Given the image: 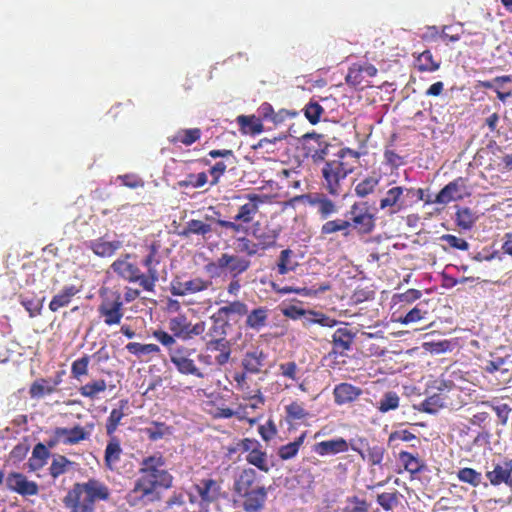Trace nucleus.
Masks as SVG:
<instances>
[{
    "label": "nucleus",
    "mask_w": 512,
    "mask_h": 512,
    "mask_svg": "<svg viewBox=\"0 0 512 512\" xmlns=\"http://www.w3.org/2000/svg\"><path fill=\"white\" fill-rule=\"evenodd\" d=\"M269 310L266 307H257L250 312L248 311L245 321V326L249 329L259 331L266 326L268 320Z\"/></svg>",
    "instance_id": "nucleus-36"
},
{
    "label": "nucleus",
    "mask_w": 512,
    "mask_h": 512,
    "mask_svg": "<svg viewBox=\"0 0 512 512\" xmlns=\"http://www.w3.org/2000/svg\"><path fill=\"white\" fill-rule=\"evenodd\" d=\"M341 233L343 237L347 238L350 234L349 220L336 218L324 222L320 228V234L322 236H328L335 233Z\"/></svg>",
    "instance_id": "nucleus-37"
},
{
    "label": "nucleus",
    "mask_w": 512,
    "mask_h": 512,
    "mask_svg": "<svg viewBox=\"0 0 512 512\" xmlns=\"http://www.w3.org/2000/svg\"><path fill=\"white\" fill-rule=\"evenodd\" d=\"M330 144L321 134L311 133L304 136L303 150L307 157H311L314 162L323 161L328 155Z\"/></svg>",
    "instance_id": "nucleus-20"
},
{
    "label": "nucleus",
    "mask_w": 512,
    "mask_h": 512,
    "mask_svg": "<svg viewBox=\"0 0 512 512\" xmlns=\"http://www.w3.org/2000/svg\"><path fill=\"white\" fill-rule=\"evenodd\" d=\"M144 433L151 441H158L172 434V427L164 422L152 421L150 426L144 428Z\"/></svg>",
    "instance_id": "nucleus-47"
},
{
    "label": "nucleus",
    "mask_w": 512,
    "mask_h": 512,
    "mask_svg": "<svg viewBox=\"0 0 512 512\" xmlns=\"http://www.w3.org/2000/svg\"><path fill=\"white\" fill-rule=\"evenodd\" d=\"M342 512H370V503L358 496H350L346 498Z\"/></svg>",
    "instance_id": "nucleus-64"
},
{
    "label": "nucleus",
    "mask_w": 512,
    "mask_h": 512,
    "mask_svg": "<svg viewBox=\"0 0 512 512\" xmlns=\"http://www.w3.org/2000/svg\"><path fill=\"white\" fill-rule=\"evenodd\" d=\"M194 489L201 501L206 504L214 503L221 497V484L212 478L202 479L199 484L194 485Z\"/></svg>",
    "instance_id": "nucleus-23"
},
{
    "label": "nucleus",
    "mask_w": 512,
    "mask_h": 512,
    "mask_svg": "<svg viewBox=\"0 0 512 512\" xmlns=\"http://www.w3.org/2000/svg\"><path fill=\"white\" fill-rule=\"evenodd\" d=\"M399 460L403 464L405 470L411 474L419 473L423 467L419 457L407 451H401L399 453Z\"/></svg>",
    "instance_id": "nucleus-60"
},
{
    "label": "nucleus",
    "mask_w": 512,
    "mask_h": 512,
    "mask_svg": "<svg viewBox=\"0 0 512 512\" xmlns=\"http://www.w3.org/2000/svg\"><path fill=\"white\" fill-rule=\"evenodd\" d=\"M160 494L147 476L139 474L133 488L126 494L125 500L131 507H144L158 501Z\"/></svg>",
    "instance_id": "nucleus-7"
},
{
    "label": "nucleus",
    "mask_w": 512,
    "mask_h": 512,
    "mask_svg": "<svg viewBox=\"0 0 512 512\" xmlns=\"http://www.w3.org/2000/svg\"><path fill=\"white\" fill-rule=\"evenodd\" d=\"M350 443L344 438L325 440L314 444L313 451L319 456L336 455L349 450Z\"/></svg>",
    "instance_id": "nucleus-25"
},
{
    "label": "nucleus",
    "mask_w": 512,
    "mask_h": 512,
    "mask_svg": "<svg viewBox=\"0 0 512 512\" xmlns=\"http://www.w3.org/2000/svg\"><path fill=\"white\" fill-rule=\"evenodd\" d=\"M337 323L338 321L336 319L315 310H308V316L303 321L304 327H310L314 324H318L323 327L332 328L336 326Z\"/></svg>",
    "instance_id": "nucleus-46"
},
{
    "label": "nucleus",
    "mask_w": 512,
    "mask_h": 512,
    "mask_svg": "<svg viewBox=\"0 0 512 512\" xmlns=\"http://www.w3.org/2000/svg\"><path fill=\"white\" fill-rule=\"evenodd\" d=\"M212 227L201 220L191 219L186 223L185 228L180 233L181 236L189 237L192 234L205 236L211 233Z\"/></svg>",
    "instance_id": "nucleus-53"
},
{
    "label": "nucleus",
    "mask_w": 512,
    "mask_h": 512,
    "mask_svg": "<svg viewBox=\"0 0 512 512\" xmlns=\"http://www.w3.org/2000/svg\"><path fill=\"white\" fill-rule=\"evenodd\" d=\"M355 337L356 333L348 327V324L337 328L332 335V350L328 353V357L344 356L352 349Z\"/></svg>",
    "instance_id": "nucleus-19"
},
{
    "label": "nucleus",
    "mask_w": 512,
    "mask_h": 512,
    "mask_svg": "<svg viewBox=\"0 0 512 512\" xmlns=\"http://www.w3.org/2000/svg\"><path fill=\"white\" fill-rule=\"evenodd\" d=\"M5 486L8 491L22 497L36 496L39 493L38 483L29 480L28 477L21 472H9L5 478Z\"/></svg>",
    "instance_id": "nucleus-12"
},
{
    "label": "nucleus",
    "mask_w": 512,
    "mask_h": 512,
    "mask_svg": "<svg viewBox=\"0 0 512 512\" xmlns=\"http://www.w3.org/2000/svg\"><path fill=\"white\" fill-rule=\"evenodd\" d=\"M405 190L406 187L403 186H393L388 189L379 200V209L390 216L407 209L408 205L404 199Z\"/></svg>",
    "instance_id": "nucleus-16"
},
{
    "label": "nucleus",
    "mask_w": 512,
    "mask_h": 512,
    "mask_svg": "<svg viewBox=\"0 0 512 512\" xmlns=\"http://www.w3.org/2000/svg\"><path fill=\"white\" fill-rule=\"evenodd\" d=\"M206 349L208 351H218L219 354L215 357V362L223 366L225 365L231 355V345L227 339L207 340Z\"/></svg>",
    "instance_id": "nucleus-34"
},
{
    "label": "nucleus",
    "mask_w": 512,
    "mask_h": 512,
    "mask_svg": "<svg viewBox=\"0 0 512 512\" xmlns=\"http://www.w3.org/2000/svg\"><path fill=\"white\" fill-rule=\"evenodd\" d=\"M165 458L160 452L145 457L140 462L139 474L144 476H150L164 471Z\"/></svg>",
    "instance_id": "nucleus-32"
},
{
    "label": "nucleus",
    "mask_w": 512,
    "mask_h": 512,
    "mask_svg": "<svg viewBox=\"0 0 512 512\" xmlns=\"http://www.w3.org/2000/svg\"><path fill=\"white\" fill-rule=\"evenodd\" d=\"M237 252L245 254V257H253L259 253L261 250L258 242L251 240L248 237H239L237 238Z\"/></svg>",
    "instance_id": "nucleus-63"
},
{
    "label": "nucleus",
    "mask_w": 512,
    "mask_h": 512,
    "mask_svg": "<svg viewBox=\"0 0 512 512\" xmlns=\"http://www.w3.org/2000/svg\"><path fill=\"white\" fill-rule=\"evenodd\" d=\"M446 406V397L442 393H435L427 397L421 404L420 410L429 414L437 413Z\"/></svg>",
    "instance_id": "nucleus-52"
},
{
    "label": "nucleus",
    "mask_w": 512,
    "mask_h": 512,
    "mask_svg": "<svg viewBox=\"0 0 512 512\" xmlns=\"http://www.w3.org/2000/svg\"><path fill=\"white\" fill-rule=\"evenodd\" d=\"M266 358V353L259 347H256L253 350L247 351L243 355L241 364L246 372L250 374H258L261 372Z\"/></svg>",
    "instance_id": "nucleus-27"
},
{
    "label": "nucleus",
    "mask_w": 512,
    "mask_h": 512,
    "mask_svg": "<svg viewBox=\"0 0 512 512\" xmlns=\"http://www.w3.org/2000/svg\"><path fill=\"white\" fill-rule=\"evenodd\" d=\"M72 465L73 462L66 456L58 455L50 464L49 474L53 479H57L59 476L65 474Z\"/></svg>",
    "instance_id": "nucleus-57"
},
{
    "label": "nucleus",
    "mask_w": 512,
    "mask_h": 512,
    "mask_svg": "<svg viewBox=\"0 0 512 512\" xmlns=\"http://www.w3.org/2000/svg\"><path fill=\"white\" fill-rule=\"evenodd\" d=\"M485 476L492 486L505 485L512 490V459L504 458L492 462V469L487 470Z\"/></svg>",
    "instance_id": "nucleus-17"
},
{
    "label": "nucleus",
    "mask_w": 512,
    "mask_h": 512,
    "mask_svg": "<svg viewBox=\"0 0 512 512\" xmlns=\"http://www.w3.org/2000/svg\"><path fill=\"white\" fill-rule=\"evenodd\" d=\"M211 285V281L201 277H196L184 282L174 280L171 282L170 291L174 296H185L205 291Z\"/></svg>",
    "instance_id": "nucleus-22"
},
{
    "label": "nucleus",
    "mask_w": 512,
    "mask_h": 512,
    "mask_svg": "<svg viewBox=\"0 0 512 512\" xmlns=\"http://www.w3.org/2000/svg\"><path fill=\"white\" fill-rule=\"evenodd\" d=\"M401 494L397 490L383 492L376 496V502L385 510L391 511L400 503Z\"/></svg>",
    "instance_id": "nucleus-59"
},
{
    "label": "nucleus",
    "mask_w": 512,
    "mask_h": 512,
    "mask_svg": "<svg viewBox=\"0 0 512 512\" xmlns=\"http://www.w3.org/2000/svg\"><path fill=\"white\" fill-rule=\"evenodd\" d=\"M130 257V254H125L116 259L111 264L113 272L130 283H138L147 292H154L158 281L149 278V270L142 273L136 264L129 262Z\"/></svg>",
    "instance_id": "nucleus-5"
},
{
    "label": "nucleus",
    "mask_w": 512,
    "mask_h": 512,
    "mask_svg": "<svg viewBox=\"0 0 512 512\" xmlns=\"http://www.w3.org/2000/svg\"><path fill=\"white\" fill-rule=\"evenodd\" d=\"M128 400L122 399L119 401V405L117 408H113L106 419L105 429L107 436H116L115 432L117 431L121 420L125 417V409L128 408Z\"/></svg>",
    "instance_id": "nucleus-31"
},
{
    "label": "nucleus",
    "mask_w": 512,
    "mask_h": 512,
    "mask_svg": "<svg viewBox=\"0 0 512 512\" xmlns=\"http://www.w3.org/2000/svg\"><path fill=\"white\" fill-rule=\"evenodd\" d=\"M308 432L303 431L294 441L282 445L278 448L277 455L282 461L295 458L303 445Z\"/></svg>",
    "instance_id": "nucleus-39"
},
{
    "label": "nucleus",
    "mask_w": 512,
    "mask_h": 512,
    "mask_svg": "<svg viewBox=\"0 0 512 512\" xmlns=\"http://www.w3.org/2000/svg\"><path fill=\"white\" fill-rule=\"evenodd\" d=\"M467 180L463 177H458L445 185L435 196L431 203L446 205L450 202L463 200L470 196Z\"/></svg>",
    "instance_id": "nucleus-13"
},
{
    "label": "nucleus",
    "mask_w": 512,
    "mask_h": 512,
    "mask_svg": "<svg viewBox=\"0 0 512 512\" xmlns=\"http://www.w3.org/2000/svg\"><path fill=\"white\" fill-rule=\"evenodd\" d=\"M225 274L231 277H239L251 267V261L245 256L223 253Z\"/></svg>",
    "instance_id": "nucleus-24"
},
{
    "label": "nucleus",
    "mask_w": 512,
    "mask_h": 512,
    "mask_svg": "<svg viewBox=\"0 0 512 512\" xmlns=\"http://www.w3.org/2000/svg\"><path fill=\"white\" fill-rule=\"evenodd\" d=\"M457 478L460 482L469 484L474 488L480 486L482 483L481 472L470 467L460 468L457 472Z\"/></svg>",
    "instance_id": "nucleus-56"
},
{
    "label": "nucleus",
    "mask_w": 512,
    "mask_h": 512,
    "mask_svg": "<svg viewBox=\"0 0 512 512\" xmlns=\"http://www.w3.org/2000/svg\"><path fill=\"white\" fill-rule=\"evenodd\" d=\"M380 177L368 176L361 180L355 187V193L358 197L364 198L372 194L379 185Z\"/></svg>",
    "instance_id": "nucleus-62"
},
{
    "label": "nucleus",
    "mask_w": 512,
    "mask_h": 512,
    "mask_svg": "<svg viewBox=\"0 0 512 512\" xmlns=\"http://www.w3.org/2000/svg\"><path fill=\"white\" fill-rule=\"evenodd\" d=\"M90 437V430L79 424L72 428L56 427L53 430L51 438L47 441L49 448L55 447L57 444L76 445L82 441L88 440Z\"/></svg>",
    "instance_id": "nucleus-10"
},
{
    "label": "nucleus",
    "mask_w": 512,
    "mask_h": 512,
    "mask_svg": "<svg viewBox=\"0 0 512 512\" xmlns=\"http://www.w3.org/2000/svg\"><path fill=\"white\" fill-rule=\"evenodd\" d=\"M350 234L355 231L359 235H368L375 229V216L367 209L353 204L350 208Z\"/></svg>",
    "instance_id": "nucleus-14"
},
{
    "label": "nucleus",
    "mask_w": 512,
    "mask_h": 512,
    "mask_svg": "<svg viewBox=\"0 0 512 512\" xmlns=\"http://www.w3.org/2000/svg\"><path fill=\"white\" fill-rule=\"evenodd\" d=\"M351 449L357 452L360 457L372 466L381 465L385 455V448L382 445L370 446L366 438L351 440Z\"/></svg>",
    "instance_id": "nucleus-18"
},
{
    "label": "nucleus",
    "mask_w": 512,
    "mask_h": 512,
    "mask_svg": "<svg viewBox=\"0 0 512 512\" xmlns=\"http://www.w3.org/2000/svg\"><path fill=\"white\" fill-rule=\"evenodd\" d=\"M210 319L212 324L203 337L205 342L207 340L226 339L228 323L218 315H213Z\"/></svg>",
    "instance_id": "nucleus-41"
},
{
    "label": "nucleus",
    "mask_w": 512,
    "mask_h": 512,
    "mask_svg": "<svg viewBox=\"0 0 512 512\" xmlns=\"http://www.w3.org/2000/svg\"><path fill=\"white\" fill-rule=\"evenodd\" d=\"M478 216L469 207H459L455 213L456 225L462 230H470L476 223Z\"/></svg>",
    "instance_id": "nucleus-43"
},
{
    "label": "nucleus",
    "mask_w": 512,
    "mask_h": 512,
    "mask_svg": "<svg viewBox=\"0 0 512 512\" xmlns=\"http://www.w3.org/2000/svg\"><path fill=\"white\" fill-rule=\"evenodd\" d=\"M153 337L157 339L168 350L171 363L182 375H191L203 379L205 373L196 365L193 358L196 355V348L180 345L176 343L173 336L164 330H155Z\"/></svg>",
    "instance_id": "nucleus-3"
},
{
    "label": "nucleus",
    "mask_w": 512,
    "mask_h": 512,
    "mask_svg": "<svg viewBox=\"0 0 512 512\" xmlns=\"http://www.w3.org/2000/svg\"><path fill=\"white\" fill-rule=\"evenodd\" d=\"M237 123L240 125L244 133H249L251 135L260 134L264 130L262 120L255 115H240L237 117Z\"/></svg>",
    "instance_id": "nucleus-42"
},
{
    "label": "nucleus",
    "mask_w": 512,
    "mask_h": 512,
    "mask_svg": "<svg viewBox=\"0 0 512 512\" xmlns=\"http://www.w3.org/2000/svg\"><path fill=\"white\" fill-rule=\"evenodd\" d=\"M109 440L104 452V463L107 469L113 470L120 461L122 448L117 436H108Z\"/></svg>",
    "instance_id": "nucleus-30"
},
{
    "label": "nucleus",
    "mask_w": 512,
    "mask_h": 512,
    "mask_svg": "<svg viewBox=\"0 0 512 512\" xmlns=\"http://www.w3.org/2000/svg\"><path fill=\"white\" fill-rule=\"evenodd\" d=\"M50 453L43 443H37L32 451V456L29 459V467L31 470L35 471L42 468Z\"/></svg>",
    "instance_id": "nucleus-50"
},
{
    "label": "nucleus",
    "mask_w": 512,
    "mask_h": 512,
    "mask_svg": "<svg viewBox=\"0 0 512 512\" xmlns=\"http://www.w3.org/2000/svg\"><path fill=\"white\" fill-rule=\"evenodd\" d=\"M415 65L421 72H434L440 68V61L434 59L430 50H425L417 56Z\"/></svg>",
    "instance_id": "nucleus-51"
},
{
    "label": "nucleus",
    "mask_w": 512,
    "mask_h": 512,
    "mask_svg": "<svg viewBox=\"0 0 512 512\" xmlns=\"http://www.w3.org/2000/svg\"><path fill=\"white\" fill-rule=\"evenodd\" d=\"M107 389V383L104 379L92 380L79 388V393L85 398L91 400L98 397L100 393L105 392Z\"/></svg>",
    "instance_id": "nucleus-48"
},
{
    "label": "nucleus",
    "mask_w": 512,
    "mask_h": 512,
    "mask_svg": "<svg viewBox=\"0 0 512 512\" xmlns=\"http://www.w3.org/2000/svg\"><path fill=\"white\" fill-rule=\"evenodd\" d=\"M159 248H160V244L156 241H153L148 246V254L142 260L143 267H145L146 270H149V272H150L149 278L151 280H157V281H159V272L156 268V266L160 263V260L158 257Z\"/></svg>",
    "instance_id": "nucleus-35"
},
{
    "label": "nucleus",
    "mask_w": 512,
    "mask_h": 512,
    "mask_svg": "<svg viewBox=\"0 0 512 512\" xmlns=\"http://www.w3.org/2000/svg\"><path fill=\"white\" fill-rule=\"evenodd\" d=\"M352 171L353 167L343 161V155L325 163L322 168V185L330 196L339 197L342 195V182Z\"/></svg>",
    "instance_id": "nucleus-4"
},
{
    "label": "nucleus",
    "mask_w": 512,
    "mask_h": 512,
    "mask_svg": "<svg viewBox=\"0 0 512 512\" xmlns=\"http://www.w3.org/2000/svg\"><path fill=\"white\" fill-rule=\"evenodd\" d=\"M232 491L234 502L239 501L244 512H262L265 509L268 490L254 468H243L234 477Z\"/></svg>",
    "instance_id": "nucleus-1"
},
{
    "label": "nucleus",
    "mask_w": 512,
    "mask_h": 512,
    "mask_svg": "<svg viewBox=\"0 0 512 512\" xmlns=\"http://www.w3.org/2000/svg\"><path fill=\"white\" fill-rule=\"evenodd\" d=\"M208 183V176L206 172L200 173H189L186 175L185 179L178 181V186L180 188H201Z\"/></svg>",
    "instance_id": "nucleus-58"
},
{
    "label": "nucleus",
    "mask_w": 512,
    "mask_h": 512,
    "mask_svg": "<svg viewBox=\"0 0 512 512\" xmlns=\"http://www.w3.org/2000/svg\"><path fill=\"white\" fill-rule=\"evenodd\" d=\"M202 136L200 128L179 129L168 137L169 143L173 145L191 146L199 141Z\"/></svg>",
    "instance_id": "nucleus-29"
},
{
    "label": "nucleus",
    "mask_w": 512,
    "mask_h": 512,
    "mask_svg": "<svg viewBox=\"0 0 512 512\" xmlns=\"http://www.w3.org/2000/svg\"><path fill=\"white\" fill-rule=\"evenodd\" d=\"M301 198H305L310 206L316 208L321 220H327L338 212V205L323 193L306 194Z\"/></svg>",
    "instance_id": "nucleus-21"
},
{
    "label": "nucleus",
    "mask_w": 512,
    "mask_h": 512,
    "mask_svg": "<svg viewBox=\"0 0 512 512\" xmlns=\"http://www.w3.org/2000/svg\"><path fill=\"white\" fill-rule=\"evenodd\" d=\"M363 391L360 387L350 383L343 382L336 385L333 389L334 401L337 405H345L356 401Z\"/></svg>",
    "instance_id": "nucleus-26"
},
{
    "label": "nucleus",
    "mask_w": 512,
    "mask_h": 512,
    "mask_svg": "<svg viewBox=\"0 0 512 512\" xmlns=\"http://www.w3.org/2000/svg\"><path fill=\"white\" fill-rule=\"evenodd\" d=\"M168 328L171 331L170 336L173 339L189 340L194 336L202 335L205 332V322L199 321L192 324L185 315H178L171 318L168 322Z\"/></svg>",
    "instance_id": "nucleus-11"
},
{
    "label": "nucleus",
    "mask_w": 512,
    "mask_h": 512,
    "mask_svg": "<svg viewBox=\"0 0 512 512\" xmlns=\"http://www.w3.org/2000/svg\"><path fill=\"white\" fill-rule=\"evenodd\" d=\"M111 498L110 488L98 478L75 482L63 497V505L69 512H96L99 502Z\"/></svg>",
    "instance_id": "nucleus-2"
},
{
    "label": "nucleus",
    "mask_w": 512,
    "mask_h": 512,
    "mask_svg": "<svg viewBox=\"0 0 512 512\" xmlns=\"http://www.w3.org/2000/svg\"><path fill=\"white\" fill-rule=\"evenodd\" d=\"M377 68L370 63L353 64L345 77V81L349 86L356 89H364L370 86V78L377 75Z\"/></svg>",
    "instance_id": "nucleus-15"
},
{
    "label": "nucleus",
    "mask_w": 512,
    "mask_h": 512,
    "mask_svg": "<svg viewBox=\"0 0 512 512\" xmlns=\"http://www.w3.org/2000/svg\"><path fill=\"white\" fill-rule=\"evenodd\" d=\"M247 312V304L242 301L236 300L229 302L225 306L220 307L217 311V315L220 317H230L232 315L243 317L247 314Z\"/></svg>",
    "instance_id": "nucleus-54"
},
{
    "label": "nucleus",
    "mask_w": 512,
    "mask_h": 512,
    "mask_svg": "<svg viewBox=\"0 0 512 512\" xmlns=\"http://www.w3.org/2000/svg\"><path fill=\"white\" fill-rule=\"evenodd\" d=\"M297 266L298 262L295 259V253L291 249L287 248L280 252L276 263V269L279 275H286L294 271Z\"/></svg>",
    "instance_id": "nucleus-40"
},
{
    "label": "nucleus",
    "mask_w": 512,
    "mask_h": 512,
    "mask_svg": "<svg viewBox=\"0 0 512 512\" xmlns=\"http://www.w3.org/2000/svg\"><path fill=\"white\" fill-rule=\"evenodd\" d=\"M55 390L50 385L49 378H38L32 382L29 387V395L32 399H41L45 396L54 394Z\"/></svg>",
    "instance_id": "nucleus-45"
},
{
    "label": "nucleus",
    "mask_w": 512,
    "mask_h": 512,
    "mask_svg": "<svg viewBox=\"0 0 512 512\" xmlns=\"http://www.w3.org/2000/svg\"><path fill=\"white\" fill-rule=\"evenodd\" d=\"M309 417V412L304 405L298 401H292L285 406V421L289 425L299 424Z\"/></svg>",
    "instance_id": "nucleus-38"
},
{
    "label": "nucleus",
    "mask_w": 512,
    "mask_h": 512,
    "mask_svg": "<svg viewBox=\"0 0 512 512\" xmlns=\"http://www.w3.org/2000/svg\"><path fill=\"white\" fill-rule=\"evenodd\" d=\"M399 406L400 396L397 392L392 390L386 391L375 405L376 409L382 414L394 411L398 409Z\"/></svg>",
    "instance_id": "nucleus-44"
},
{
    "label": "nucleus",
    "mask_w": 512,
    "mask_h": 512,
    "mask_svg": "<svg viewBox=\"0 0 512 512\" xmlns=\"http://www.w3.org/2000/svg\"><path fill=\"white\" fill-rule=\"evenodd\" d=\"M122 247V242L119 240L107 241L104 237L92 240L89 243V248L93 253L99 257H111L117 250Z\"/></svg>",
    "instance_id": "nucleus-28"
},
{
    "label": "nucleus",
    "mask_w": 512,
    "mask_h": 512,
    "mask_svg": "<svg viewBox=\"0 0 512 512\" xmlns=\"http://www.w3.org/2000/svg\"><path fill=\"white\" fill-rule=\"evenodd\" d=\"M506 364L507 360L505 358L493 357L491 360L486 361L484 370L490 374L499 372L501 375L505 376V380L509 381L511 379V373L506 367Z\"/></svg>",
    "instance_id": "nucleus-55"
},
{
    "label": "nucleus",
    "mask_w": 512,
    "mask_h": 512,
    "mask_svg": "<svg viewBox=\"0 0 512 512\" xmlns=\"http://www.w3.org/2000/svg\"><path fill=\"white\" fill-rule=\"evenodd\" d=\"M247 202L241 205L237 214L234 216V221L217 220V224L226 230H231L233 233L246 232L247 229L243 224H249L253 221L255 215L259 211V205L264 202L263 196L259 194H248L246 196Z\"/></svg>",
    "instance_id": "nucleus-6"
},
{
    "label": "nucleus",
    "mask_w": 512,
    "mask_h": 512,
    "mask_svg": "<svg viewBox=\"0 0 512 512\" xmlns=\"http://www.w3.org/2000/svg\"><path fill=\"white\" fill-rule=\"evenodd\" d=\"M98 313L107 326L119 325L124 316L123 300L118 291L102 297Z\"/></svg>",
    "instance_id": "nucleus-9"
},
{
    "label": "nucleus",
    "mask_w": 512,
    "mask_h": 512,
    "mask_svg": "<svg viewBox=\"0 0 512 512\" xmlns=\"http://www.w3.org/2000/svg\"><path fill=\"white\" fill-rule=\"evenodd\" d=\"M255 239L258 242V245L262 251H265L269 248L275 246L276 241L279 237V231L272 228H265L262 232L257 233L253 232Z\"/></svg>",
    "instance_id": "nucleus-49"
},
{
    "label": "nucleus",
    "mask_w": 512,
    "mask_h": 512,
    "mask_svg": "<svg viewBox=\"0 0 512 512\" xmlns=\"http://www.w3.org/2000/svg\"><path fill=\"white\" fill-rule=\"evenodd\" d=\"M126 349L129 353L141 358L144 355L157 354L160 352V348L156 344H142L138 342H130L126 345Z\"/></svg>",
    "instance_id": "nucleus-61"
},
{
    "label": "nucleus",
    "mask_w": 512,
    "mask_h": 512,
    "mask_svg": "<svg viewBox=\"0 0 512 512\" xmlns=\"http://www.w3.org/2000/svg\"><path fill=\"white\" fill-rule=\"evenodd\" d=\"M238 449H242V452L246 453L245 460L249 465L256 467L261 472H270L272 465L269 464L267 452L262 449V445L257 439L239 440Z\"/></svg>",
    "instance_id": "nucleus-8"
},
{
    "label": "nucleus",
    "mask_w": 512,
    "mask_h": 512,
    "mask_svg": "<svg viewBox=\"0 0 512 512\" xmlns=\"http://www.w3.org/2000/svg\"><path fill=\"white\" fill-rule=\"evenodd\" d=\"M79 292L80 289L75 285L64 286L63 289L51 299L49 309L52 312H56L60 308L68 306L72 301V298Z\"/></svg>",
    "instance_id": "nucleus-33"
}]
</instances>
